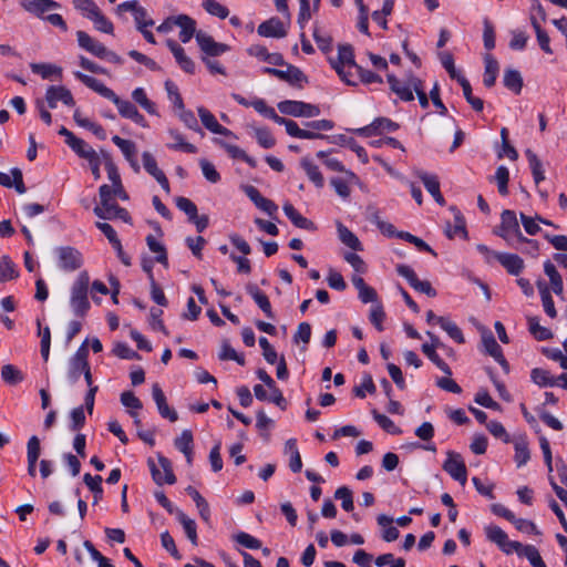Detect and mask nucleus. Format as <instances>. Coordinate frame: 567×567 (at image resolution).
Listing matches in <instances>:
<instances>
[{"instance_id":"f257e3e1","label":"nucleus","mask_w":567,"mask_h":567,"mask_svg":"<svg viewBox=\"0 0 567 567\" xmlns=\"http://www.w3.org/2000/svg\"><path fill=\"white\" fill-rule=\"evenodd\" d=\"M90 276L81 271L70 288V307L74 316L85 317L91 308L89 300Z\"/></svg>"},{"instance_id":"f03ea898","label":"nucleus","mask_w":567,"mask_h":567,"mask_svg":"<svg viewBox=\"0 0 567 567\" xmlns=\"http://www.w3.org/2000/svg\"><path fill=\"white\" fill-rule=\"evenodd\" d=\"M502 237L507 244L514 246L515 241L532 245L534 251L538 250V244L535 240L527 239L523 236L515 212L506 209L501 215V226L494 231Z\"/></svg>"},{"instance_id":"7ed1b4c3","label":"nucleus","mask_w":567,"mask_h":567,"mask_svg":"<svg viewBox=\"0 0 567 567\" xmlns=\"http://www.w3.org/2000/svg\"><path fill=\"white\" fill-rule=\"evenodd\" d=\"M331 66L336 70L340 79L349 85H355L357 81L348 78L346 69H357L358 64L353 59V49L351 45H340L336 59H330Z\"/></svg>"},{"instance_id":"20e7f679","label":"nucleus","mask_w":567,"mask_h":567,"mask_svg":"<svg viewBox=\"0 0 567 567\" xmlns=\"http://www.w3.org/2000/svg\"><path fill=\"white\" fill-rule=\"evenodd\" d=\"M278 110L282 114L296 117H316L320 115L319 106L302 101L286 100L278 103Z\"/></svg>"},{"instance_id":"39448f33","label":"nucleus","mask_w":567,"mask_h":567,"mask_svg":"<svg viewBox=\"0 0 567 567\" xmlns=\"http://www.w3.org/2000/svg\"><path fill=\"white\" fill-rule=\"evenodd\" d=\"M86 341L76 350V352L70 358L68 363V381L71 385L75 384L84 369L87 365L89 350L86 348Z\"/></svg>"},{"instance_id":"423d86ee","label":"nucleus","mask_w":567,"mask_h":567,"mask_svg":"<svg viewBox=\"0 0 567 567\" xmlns=\"http://www.w3.org/2000/svg\"><path fill=\"white\" fill-rule=\"evenodd\" d=\"M55 254L58 257V266L60 269L66 272H72L78 270L82 264V254L70 246L58 247L55 249Z\"/></svg>"},{"instance_id":"0eeeda50","label":"nucleus","mask_w":567,"mask_h":567,"mask_svg":"<svg viewBox=\"0 0 567 567\" xmlns=\"http://www.w3.org/2000/svg\"><path fill=\"white\" fill-rule=\"evenodd\" d=\"M396 272L408 280L409 285L417 292L425 293L429 297H435L436 290L427 280H420L415 271L408 265L400 264L396 266Z\"/></svg>"},{"instance_id":"6e6552de","label":"nucleus","mask_w":567,"mask_h":567,"mask_svg":"<svg viewBox=\"0 0 567 567\" xmlns=\"http://www.w3.org/2000/svg\"><path fill=\"white\" fill-rule=\"evenodd\" d=\"M148 464L152 477L157 485H163L164 483L174 484L176 482L172 463L165 456H158V466L153 461H148Z\"/></svg>"},{"instance_id":"1a4fd4ad","label":"nucleus","mask_w":567,"mask_h":567,"mask_svg":"<svg viewBox=\"0 0 567 567\" xmlns=\"http://www.w3.org/2000/svg\"><path fill=\"white\" fill-rule=\"evenodd\" d=\"M443 470L461 485H465L467 480V470L462 456L453 451L447 452V458L443 464Z\"/></svg>"},{"instance_id":"9d476101","label":"nucleus","mask_w":567,"mask_h":567,"mask_svg":"<svg viewBox=\"0 0 567 567\" xmlns=\"http://www.w3.org/2000/svg\"><path fill=\"white\" fill-rule=\"evenodd\" d=\"M196 41L205 56H218L229 51V45L216 42L213 37L203 31H197Z\"/></svg>"},{"instance_id":"9b49d317","label":"nucleus","mask_w":567,"mask_h":567,"mask_svg":"<svg viewBox=\"0 0 567 567\" xmlns=\"http://www.w3.org/2000/svg\"><path fill=\"white\" fill-rule=\"evenodd\" d=\"M45 100L50 109H55L59 101L68 106L75 104L71 91L62 85L49 86L45 92Z\"/></svg>"},{"instance_id":"f8f14e48","label":"nucleus","mask_w":567,"mask_h":567,"mask_svg":"<svg viewBox=\"0 0 567 567\" xmlns=\"http://www.w3.org/2000/svg\"><path fill=\"white\" fill-rule=\"evenodd\" d=\"M244 192L247 197L267 215L274 217L277 214L278 206L272 200L264 197L255 186H245Z\"/></svg>"},{"instance_id":"ddd939ff","label":"nucleus","mask_w":567,"mask_h":567,"mask_svg":"<svg viewBox=\"0 0 567 567\" xmlns=\"http://www.w3.org/2000/svg\"><path fill=\"white\" fill-rule=\"evenodd\" d=\"M152 396L162 417L167 419L171 422H176L178 420L177 412L168 406L166 396L158 383L153 384Z\"/></svg>"},{"instance_id":"4468645a","label":"nucleus","mask_w":567,"mask_h":567,"mask_svg":"<svg viewBox=\"0 0 567 567\" xmlns=\"http://www.w3.org/2000/svg\"><path fill=\"white\" fill-rule=\"evenodd\" d=\"M110 101L116 105L118 113L123 117L130 118L136 124L144 125L145 118L133 103L127 100L120 99L115 93L110 97Z\"/></svg>"},{"instance_id":"2eb2a0df","label":"nucleus","mask_w":567,"mask_h":567,"mask_svg":"<svg viewBox=\"0 0 567 567\" xmlns=\"http://www.w3.org/2000/svg\"><path fill=\"white\" fill-rule=\"evenodd\" d=\"M257 32L265 38H285L287 30L280 19L274 17L258 25Z\"/></svg>"},{"instance_id":"dca6fc26","label":"nucleus","mask_w":567,"mask_h":567,"mask_svg":"<svg viewBox=\"0 0 567 567\" xmlns=\"http://www.w3.org/2000/svg\"><path fill=\"white\" fill-rule=\"evenodd\" d=\"M198 115L203 125L209 130L212 133L236 137V135L228 128L220 125L213 113H210L207 109L200 106L197 109Z\"/></svg>"},{"instance_id":"f3484780","label":"nucleus","mask_w":567,"mask_h":567,"mask_svg":"<svg viewBox=\"0 0 567 567\" xmlns=\"http://www.w3.org/2000/svg\"><path fill=\"white\" fill-rule=\"evenodd\" d=\"M482 343L487 354L493 357L503 368H508V363L503 355L502 348L496 342L491 331H484L482 333Z\"/></svg>"},{"instance_id":"a211bd4d","label":"nucleus","mask_w":567,"mask_h":567,"mask_svg":"<svg viewBox=\"0 0 567 567\" xmlns=\"http://www.w3.org/2000/svg\"><path fill=\"white\" fill-rule=\"evenodd\" d=\"M166 44L181 69L189 74H193L195 72V63L189 56L186 55L185 50L177 42L171 39L166 41Z\"/></svg>"},{"instance_id":"6ab92c4d","label":"nucleus","mask_w":567,"mask_h":567,"mask_svg":"<svg viewBox=\"0 0 567 567\" xmlns=\"http://www.w3.org/2000/svg\"><path fill=\"white\" fill-rule=\"evenodd\" d=\"M76 39L80 48L90 52L96 58H102L103 53H105L106 47L92 38L84 31L76 32Z\"/></svg>"},{"instance_id":"aec40b11","label":"nucleus","mask_w":567,"mask_h":567,"mask_svg":"<svg viewBox=\"0 0 567 567\" xmlns=\"http://www.w3.org/2000/svg\"><path fill=\"white\" fill-rule=\"evenodd\" d=\"M417 176L422 181L426 190L433 196L434 200L439 205L443 206L445 204V199L441 194L437 176L425 172L419 173Z\"/></svg>"},{"instance_id":"412c9836","label":"nucleus","mask_w":567,"mask_h":567,"mask_svg":"<svg viewBox=\"0 0 567 567\" xmlns=\"http://www.w3.org/2000/svg\"><path fill=\"white\" fill-rule=\"evenodd\" d=\"M74 76L81 81L84 85L93 90L94 92L99 93L101 96L110 100V97L113 96L114 91H112L110 87L104 85L101 81L97 79L86 75L82 72H74Z\"/></svg>"},{"instance_id":"4be33fe9","label":"nucleus","mask_w":567,"mask_h":567,"mask_svg":"<svg viewBox=\"0 0 567 567\" xmlns=\"http://www.w3.org/2000/svg\"><path fill=\"white\" fill-rule=\"evenodd\" d=\"M176 27L181 29L179 39L183 43H187L196 37V21L187 14L176 16Z\"/></svg>"},{"instance_id":"5701e85b","label":"nucleus","mask_w":567,"mask_h":567,"mask_svg":"<svg viewBox=\"0 0 567 567\" xmlns=\"http://www.w3.org/2000/svg\"><path fill=\"white\" fill-rule=\"evenodd\" d=\"M174 445L179 452H182L185 455L187 463L190 465L193 462L194 454V439L192 431L184 430L181 433V435L174 440Z\"/></svg>"},{"instance_id":"b1692460","label":"nucleus","mask_w":567,"mask_h":567,"mask_svg":"<svg viewBox=\"0 0 567 567\" xmlns=\"http://www.w3.org/2000/svg\"><path fill=\"white\" fill-rule=\"evenodd\" d=\"M450 210L454 215V224H453V226L451 224L446 225L445 235L451 239L456 236L466 238L467 231H466V227H465V219H464L462 213L455 206H451Z\"/></svg>"},{"instance_id":"393cba45","label":"nucleus","mask_w":567,"mask_h":567,"mask_svg":"<svg viewBox=\"0 0 567 567\" xmlns=\"http://www.w3.org/2000/svg\"><path fill=\"white\" fill-rule=\"evenodd\" d=\"M285 215L290 219V221L298 228L315 230V224L308 218L303 217L291 203L286 202L282 206Z\"/></svg>"},{"instance_id":"a878e982","label":"nucleus","mask_w":567,"mask_h":567,"mask_svg":"<svg viewBox=\"0 0 567 567\" xmlns=\"http://www.w3.org/2000/svg\"><path fill=\"white\" fill-rule=\"evenodd\" d=\"M358 177L352 172H346L344 177H333L330 181L331 186L336 190V193L347 199L350 196V185L357 183Z\"/></svg>"},{"instance_id":"bb28decb","label":"nucleus","mask_w":567,"mask_h":567,"mask_svg":"<svg viewBox=\"0 0 567 567\" xmlns=\"http://www.w3.org/2000/svg\"><path fill=\"white\" fill-rule=\"evenodd\" d=\"M497 261L513 276H518L524 269V260L515 254L502 252Z\"/></svg>"},{"instance_id":"cd10ccee","label":"nucleus","mask_w":567,"mask_h":567,"mask_svg":"<svg viewBox=\"0 0 567 567\" xmlns=\"http://www.w3.org/2000/svg\"><path fill=\"white\" fill-rule=\"evenodd\" d=\"M21 6L28 12L37 16L60 8V4L53 0H21Z\"/></svg>"},{"instance_id":"c85d7f7f","label":"nucleus","mask_w":567,"mask_h":567,"mask_svg":"<svg viewBox=\"0 0 567 567\" xmlns=\"http://www.w3.org/2000/svg\"><path fill=\"white\" fill-rule=\"evenodd\" d=\"M264 72L292 84L298 83L303 79V73L293 65H288L287 70L265 68Z\"/></svg>"},{"instance_id":"c756f323","label":"nucleus","mask_w":567,"mask_h":567,"mask_svg":"<svg viewBox=\"0 0 567 567\" xmlns=\"http://www.w3.org/2000/svg\"><path fill=\"white\" fill-rule=\"evenodd\" d=\"M515 455L514 461L517 467H522L527 464L530 458V452L526 436H517L513 440Z\"/></svg>"},{"instance_id":"7c9ffc66","label":"nucleus","mask_w":567,"mask_h":567,"mask_svg":"<svg viewBox=\"0 0 567 567\" xmlns=\"http://www.w3.org/2000/svg\"><path fill=\"white\" fill-rule=\"evenodd\" d=\"M247 292L268 318H275L268 297L256 285H248Z\"/></svg>"},{"instance_id":"2f4dec72","label":"nucleus","mask_w":567,"mask_h":567,"mask_svg":"<svg viewBox=\"0 0 567 567\" xmlns=\"http://www.w3.org/2000/svg\"><path fill=\"white\" fill-rule=\"evenodd\" d=\"M485 70L483 75V83L487 87H492L497 79L499 64L492 54L484 56Z\"/></svg>"},{"instance_id":"473e14b6","label":"nucleus","mask_w":567,"mask_h":567,"mask_svg":"<svg viewBox=\"0 0 567 567\" xmlns=\"http://www.w3.org/2000/svg\"><path fill=\"white\" fill-rule=\"evenodd\" d=\"M11 175L12 178L9 174L0 172V185L9 188L14 186L16 190L19 194L25 193V186L22 179V172L19 168H12Z\"/></svg>"},{"instance_id":"72a5a7b5","label":"nucleus","mask_w":567,"mask_h":567,"mask_svg":"<svg viewBox=\"0 0 567 567\" xmlns=\"http://www.w3.org/2000/svg\"><path fill=\"white\" fill-rule=\"evenodd\" d=\"M30 69L34 74L41 75L44 80L62 78V69L51 63H31Z\"/></svg>"},{"instance_id":"f704fd0d","label":"nucleus","mask_w":567,"mask_h":567,"mask_svg":"<svg viewBox=\"0 0 567 567\" xmlns=\"http://www.w3.org/2000/svg\"><path fill=\"white\" fill-rule=\"evenodd\" d=\"M175 515L177 520L183 526V529L187 536V538L190 540L193 545H197L198 537H197V526L194 519L188 517L184 512L181 509L175 511Z\"/></svg>"},{"instance_id":"c9c22d12","label":"nucleus","mask_w":567,"mask_h":567,"mask_svg":"<svg viewBox=\"0 0 567 567\" xmlns=\"http://www.w3.org/2000/svg\"><path fill=\"white\" fill-rule=\"evenodd\" d=\"M300 166L303 168L308 178L315 184L316 187H323L324 178L319 167L309 157H302L300 161Z\"/></svg>"},{"instance_id":"e433bc0d","label":"nucleus","mask_w":567,"mask_h":567,"mask_svg":"<svg viewBox=\"0 0 567 567\" xmlns=\"http://www.w3.org/2000/svg\"><path fill=\"white\" fill-rule=\"evenodd\" d=\"M388 82H389L390 89L402 101L409 102L414 99L413 91L411 90V85H408V83L401 82L393 74L388 75Z\"/></svg>"},{"instance_id":"4c0bfd02","label":"nucleus","mask_w":567,"mask_h":567,"mask_svg":"<svg viewBox=\"0 0 567 567\" xmlns=\"http://www.w3.org/2000/svg\"><path fill=\"white\" fill-rule=\"evenodd\" d=\"M337 230L338 237L343 245L348 246L354 251H361L363 249L359 238L343 224L338 223Z\"/></svg>"},{"instance_id":"58836bf2","label":"nucleus","mask_w":567,"mask_h":567,"mask_svg":"<svg viewBox=\"0 0 567 567\" xmlns=\"http://www.w3.org/2000/svg\"><path fill=\"white\" fill-rule=\"evenodd\" d=\"M377 520H378L379 526L382 528V538L385 542H393V540L398 539L400 532L396 527H394L392 525L393 524L392 517L381 514L378 516Z\"/></svg>"},{"instance_id":"ea45409f","label":"nucleus","mask_w":567,"mask_h":567,"mask_svg":"<svg viewBox=\"0 0 567 567\" xmlns=\"http://www.w3.org/2000/svg\"><path fill=\"white\" fill-rule=\"evenodd\" d=\"M168 135L173 140L172 143L167 144V147L175 151H183L186 153L194 154L197 152V147L190 143L184 141L183 135L174 128L168 130Z\"/></svg>"},{"instance_id":"a19ab883","label":"nucleus","mask_w":567,"mask_h":567,"mask_svg":"<svg viewBox=\"0 0 567 567\" xmlns=\"http://www.w3.org/2000/svg\"><path fill=\"white\" fill-rule=\"evenodd\" d=\"M216 142L228 153L231 158L241 159L246 162L250 167L257 166V162L240 147L219 140H216Z\"/></svg>"},{"instance_id":"79ce46f5","label":"nucleus","mask_w":567,"mask_h":567,"mask_svg":"<svg viewBox=\"0 0 567 567\" xmlns=\"http://www.w3.org/2000/svg\"><path fill=\"white\" fill-rule=\"evenodd\" d=\"M527 323L530 334L536 340L545 341L553 337V333L548 328L540 326L538 317L527 316Z\"/></svg>"},{"instance_id":"37998d69","label":"nucleus","mask_w":567,"mask_h":567,"mask_svg":"<svg viewBox=\"0 0 567 567\" xmlns=\"http://www.w3.org/2000/svg\"><path fill=\"white\" fill-rule=\"evenodd\" d=\"M544 271L549 278L553 291L557 296H560L564 291V285H563L561 276L557 271L555 265L549 260L545 261Z\"/></svg>"},{"instance_id":"c03bdc74","label":"nucleus","mask_w":567,"mask_h":567,"mask_svg":"<svg viewBox=\"0 0 567 567\" xmlns=\"http://www.w3.org/2000/svg\"><path fill=\"white\" fill-rule=\"evenodd\" d=\"M537 287L539 289V293H540L544 311L551 319L556 318L557 317V311H556V308H555L554 300H553V297L550 295L549 288L546 286V284H544L542 281L537 282Z\"/></svg>"},{"instance_id":"a18cd8bd","label":"nucleus","mask_w":567,"mask_h":567,"mask_svg":"<svg viewBox=\"0 0 567 567\" xmlns=\"http://www.w3.org/2000/svg\"><path fill=\"white\" fill-rule=\"evenodd\" d=\"M436 344L424 343L422 346L423 353L445 374L451 375L452 371L449 364L440 358L435 351Z\"/></svg>"},{"instance_id":"49530a36","label":"nucleus","mask_w":567,"mask_h":567,"mask_svg":"<svg viewBox=\"0 0 567 567\" xmlns=\"http://www.w3.org/2000/svg\"><path fill=\"white\" fill-rule=\"evenodd\" d=\"M1 378L9 385H17L24 380V374L13 364H4L1 368Z\"/></svg>"},{"instance_id":"de8ad7c7","label":"nucleus","mask_w":567,"mask_h":567,"mask_svg":"<svg viewBox=\"0 0 567 567\" xmlns=\"http://www.w3.org/2000/svg\"><path fill=\"white\" fill-rule=\"evenodd\" d=\"M503 83L508 90L518 94L523 87V78L517 70L507 69L504 72Z\"/></svg>"},{"instance_id":"09e8293b","label":"nucleus","mask_w":567,"mask_h":567,"mask_svg":"<svg viewBox=\"0 0 567 567\" xmlns=\"http://www.w3.org/2000/svg\"><path fill=\"white\" fill-rule=\"evenodd\" d=\"M525 155L527 157L535 184L538 185L542 181L545 179L543 164L532 150H526Z\"/></svg>"},{"instance_id":"8fccbe9b","label":"nucleus","mask_w":567,"mask_h":567,"mask_svg":"<svg viewBox=\"0 0 567 567\" xmlns=\"http://www.w3.org/2000/svg\"><path fill=\"white\" fill-rule=\"evenodd\" d=\"M457 82L462 86L464 97L471 104V106L477 112L482 111L484 107V102L480 97L473 96L470 82L464 76H457Z\"/></svg>"},{"instance_id":"3c124183","label":"nucleus","mask_w":567,"mask_h":567,"mask_svg":"<svg viewBox=\"0 0 567 567\" xmlns=\"http://www.w3.org/2000/svg\"><path fill=\"white\" fill-rule=\"evenodd\" d=\"M87 18L94 23L95 28L104 33L112 34L114 31L113 23L101 12L100 8H97L91 14H87Z\"/></svg>"},{"instance_id":"603ef678","label":"nucleus","mask_w":567,"mask_h":567,"mask_svg":"<svg viewBox=\"0 0 567 567\" xmlns=\"http://www.w3.org/2000/svg\"><path fill=\"white\" fill-rule=\"evenodd\" d=\"M70 148L76 153L81 158L86 161L96 156L97 153L82 138L75 137L70 144Z\"/></svg>"},{"instance_id":"864d4df0","label":"nucleus","mask_w":567,"mask_h":567,"mask_svg":"<svg viewBox=\"0 0 567 567\" xmlns=\"http://www.w3.org/2000/svg\"><path fill=\"white\" fill-rule=\"evenodd\" d=\"M437 323L440 327L457 343H464L465 339L462 333V330L451 320L445 317H441L437 319Z\"/></svg>"},{"instance_id":"5fc2aeb1","label":"nucleus","mask_w":567,"mask_h":567,"mask_svg":"<svg viewBox=\"0 0 567 567\" xmlns=\"http://www.w3.org/2000/svg\"><path fill=\"white\" fill-rule=\"evenodd\" d=\"M530 378L534 383L538 384L539 386H555L558 384V380L550 375V373L547 370L535 368L530 372Z\"/></svg>"},{"instance_id":"6e6d98bb","label":"nucleus","mask_w":567,"mask_h":567,"mask_svg":"<svg viewBox=\"0 0 567 567\" xmlns=\"http://www.w3.org/2000/svg\"><path fill=\"white\" fill-rule=\"evenodd\" d=\"M16 265L8 256L0 258V282H6L18 277Z\"/></svg>"},{"instance_id":"4d7b16f0","label":"nucleus","mask_w":567,"mask_h":567,"mask_svg":"<svg viewBox=\"0 0 567 567\" xmlns=\"http://www.w3.org/2000/svg\"><path fill=\"white\" fill-rule=\"evenodd\" d=\"M146 243H147L150 250L153 251L154 254H156L155 260L157 262L164 265L165 267H167L168 260H167V254H166V249H165L164 245L161 244L159 241H157L155 239V237L152 235H148L146 237Z\"/></svg>"},{"instance_id":"13d9d810","label":"nucleus","mask_w":567,"mask_h":567,"mask_svg":"<svg viewBox=\"0 0 567 567\" xmlns=\"http://www.w3.org/2000/svg\"><path fill=\"white\" fill-rule=\"evenodd\" d=\"M83 481L89 489L94 494V504H96L102 498L103 494L102 476H92L91 474L86 473L83 476Z\"/></svg>"},{"instance_id":"bf43d9fd","label":"nucleus","mask_w":567,"mask_h":567,"mask_svg":"<svg viewBox=\"0 0 567 567\" xmlns=\"http://www.w3.org/2000/svg\"><path fill=\"white\" fill-rule=\"evenodd\" d=\"M118 205L115 199H100V205L95 206L93 212L101 219H111V214L115 212Z\"/></svg>"},{"instance_id":"052dcab7","label":"nucleus","mask_w":567,"mask_h":567,"mask_svg":"<svg viewBox=\"0 0 567 567\" xmlns=\"http://www.w3.org/2000/svg\"><path fill=\"white\" fill-rule=\"evenodd\" d=\"M113 143L121 150L124 157L127 159H131L132 157L136 156L137 150L134 142L130 140L122 138L117 135H114L112 137Z\"/></svg>"},{"instance_id":"680f3d73","label":"nucleus","mask_w":567,"mask_h":567,"mask_svg":"<svg viewBox=\"0 0 567 567\" xmlns=\"http://www.w3.org/2000/svg\"><path fill=\"white\" fill-rule=\"evenodd\" d=\"M96 227L105 235L113 248L122 254V244L116 235L114 228L107 223L97 221Z\"/></svg>"},{"instance_id":"e2e57ef3","label":"nucleus","mask_w":567,"mask_h":567,"mask_svg":"<svg viewBox=\"0 0 567 567\" xmlns=\"http://www.w3.org/2000/svg\"><path fill=\"white\" fill-rule=\"evenodd\" d=\"M486 538L501 547L502 544L508 538L507 534L496 525H487L484 528Z\"/></svg>"},{"instance_id":"0e129e2a","label":"nucleus","mask_w":567,"mask_h":567,"mask_svg":"<svg viewBox=\"0 0 567 567\" xmlns=\"http://www.w3.org/2000/svg\"><path fill=\"white\" fill-rule=\"evenodd\" d=\"M132 99L140 104L148 114H156L155 104L147 99L144 89L137 87L132 92Z\"/></svg>"},{"instance_id":"69168bd1","label":"nucleus","mask_w":567,"mask_h":567,"mask_svg":"<svg viewBox=\"0 0 567 567\" xmlns=\"http://www.w3.org/2000/svg\"><path fill=\"white\" fill-rule=\"evenodd\" d=\"M202 4L206 12L219 19H226L229 14V10L216 0H203Z\"/></svg>"},{"instance_id":"338daca9","label":"nucleus","mask_w":567,"mask_h":567,"mask_svg":"<svg viewBox=\"0 0 567 567\" xmlns=\"http://www.w3.org/2000/svg\"><path fill=\"white\" fill-rule=\"evenodd\" d=\"M255 137L258 144L264 148H271L276 144V140L270 131L264 127H254Z\"/></svg>"},{"instance_id":"774afa93","label":"nucleus","mask_w":567,"mask_h":567,"mask_svg":"<svg viewBox=\"0 0 567 567\" xmlns=\"http://www.w3.org/2000/svg\"><path fill=\"white\" fill-rule=\"evenodd\" d=\"M520 557L527 558L533 567H546L538 549L533 545H525Z\"/></svg>"}]
</instances>
